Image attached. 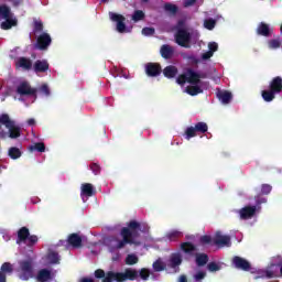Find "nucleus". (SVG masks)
<instances>
[{
  "label": "nucleus",
  "instance_id": "nucleus-24",
  "mask_svg": "<svg viewBox=\"0 0 282 282\" xmlns=\"http://www.w3.org/2000/svg\"><path fill=\"white\" fill-rule=\"evenodd\" d=\"M15 66L24 69L25 72H30V69H32V59L28 57H20L18 63H15Z\"/></svg>",
  "mask_w": 282,
  "mask_h": 282
},
{
  "label": "nucleus",
  "instance_id": "nucleus-25",
  "mask_svg": "<svg viewBox=\"0 0 282 282\" xmlns=\"http://www.w3.org/2000/svg\"><path fill=\"white\" fill-rule=\"evenodd\" d=\"M217 98L223 105H228L232 100V93L228 90H220L217 93Z\"/></svg>",
  "mask_w": 282,
  "mask_h": 282
},
{
  "label": "nucleus",
  "instance_id": "nucleus-10",
  "mask_svg": "<svg viewBox=\"0 0 282 282\" xmlns=\"http://www.w3.org/2000/svg\"><path fill=\"white\" fill-rule=\"evenodd\" d=\"M52 45V36L48 33H41L35 43L36 50H40L41 52H45V50H48Z\"/></svg>",
  "mask_w": 282,
  "mask_h": 282
},
{
  "label": "nucleus",
  "instance_id": "nucleus-1",
  "mask_svg": "<svg viewBox=\"0 0 282 282\" xmlns=\"http://www.w3.org/2000/svg\"><path fill=\"white\" fill-rule=\"evenodd\" d=\"M140 232H149V226L141 224L138 220H130L127 223V227H122L120 230L121 240L117 242V250H122L124 246H140Z\"/></svg>",
  "mask_w": 282,
  "mask_h": 282
},
{
  "label": "nucleus",
  "instance_id": "nucleus-31",
  "mask_svg": "<svg viewBox=\"0 0 282 282\" xmlns=\"http://www.w3.org/2000/svg\"><path fill=\"white\" fill-rule=\"evenodd\" d=\"M186 93L189 96H197L199 94H204V89H202V87L195 85V86H187L186 88Z\"/></svg>",
  "mask_w": 282,
  "mask_h": 282
},
{
  "label": "nucleus",
  "instance_id": "nucleus-54",
  "mask_svg": "<svg viewBox=\"0 0 282 282\" xmlns=\"http://www.w3.org/2000/svg\"><path fill=\"white\" fill-rule=\"evenodd\" d=\"M208 50H209V52L215 54V52H217V50H219V45L216 42H210L208 44Z\"/></svg>",
  "mask_w": 282,
  "mask_h": 282
},
{
  "label": "nucleus",
  "instance_id": "nucleus-6",
  "mask_svg": "<svg viewBox=\"0 0 282 282\" xmlns=\"http://www.w3.org/2000/svg\"><path fill=\"white\" fill-rule=\"evenodd\" d=\"M208 131V124L204 121L197 122L194 127H187L185 130L186 140L195 138L197 133H206Z\"/></svg>",
  "mask_w": 282,
  "mask_h": 282
},
{
  "label": "nucleus",
  "instance_id": "nucleus-16",
  "mask_svg": "<svg viewBox=\"0 0 282 282\" xmlns=\"http://www.w3.org/2000/svg\"><path fill=\"white\" fill-rule=\"evenodd\" d=\"M202 78H206V75L196 73L193 68L187 69V83L189 85H199Z\"/></svg>",
  "mask_w": 282,
  "mask_h": 282
},
{
  "label": "nucleus",
  "instance_id": "nucleus-38",
  "mask_svg": "<svg viewBox=\"0 0 282 282\" xmlns=\"http://www.w3.org/2000/svg\"><path fill=\"white\" fill-rule=\"evenodd\" d=\"M217 25V20L209 18L204 21V28L206 30H215V26Z\"/></svg>",
  "mask_w": 282,
  "mask_h": 282
},
{
  "label": "nucleus",
  "instance_id": "nucleus-60",
  "mask_svg": "<svg viewBox=\"0 0 282 282\" xmlns=\"http://www.w3.org/2000/svg\"><path fill=\"white\" fill-rule=\"evenodd\" d=\"M184 23H185L184 20H180V21L177 22V28H178V30H182Z\"/></svg>",
  "mask_w": 282,
  "mask_h": 282
},
{
  "label": "nucleus",
  "instance_id": "nucleus-47",
  "mask_svg": "<svg viewBox=\"0 0 282 282\" xmlns=\"http://www.w3.org/2000/svg\"><path fill=\"white\" fill-rule=\"evenodd\" d=\"M43 22L41 21H35L34 22V26H33V32H35V34H39L41 32H43Z\"/></svg>",
  "mask_w": 282,
  "mask_h": 282
},
{
  "label": "nucleus",
  "instance_id": "nucleus-52",
  "mask_svg": "<svg viewBox=\"0 0 282 282\" xmlns=\"http://www.w3.org/2000/svg\"><path fill=\"white\" fill-rule=\"evenodd\" d=\"M90 170L93 171L94 175H100V165L98 163H91Z\"/></svg>",
  "mask_w": 282,
  "mask_h": 282
},
{
  "label": "nucleus",
  "instance_id": "nucleus-57",
  "mask_svg": "<svg viewBox=\"0 0 282 282\" xmlns=\"http://www.w3.org/2000/svg\"><path fill=\"white\" fill-rule=\"evenodd\" d=\"M213 52L207 51L202 55L203 61H208V58H213Z\"/></svg>",
  "mask_w": 282,
  "mask_h": 282
},
{
  "label": "nucleus",
  "instance_id": "nucleus-23",
  "mask_svg": "<svg viewBox=\"0 0 282 282\" xmlns=\"http://www.w3.org/2000/svg\"><path fill=\"white\" fill-rule=\"evenodd\" d=\"M160 52H161L162 58H165V59L173 58V54H175V50L173 48V46L169 44H163L161 46Z\"/></svg>",
  "mask_w": 282,
  "mask_h": 282
},
{
  "label": "nucleus",
  "instance_id": "nucleus-34",
  "mask_svg": "<svg viewBox=\"0 0 282 282\" xmlns=\"http://www.w3.org/2000/svg\"><path fill=\"white\" fill-rule=\"evenodd\" d=\"M163 10H164L165 12H169L170 14L175 15V14H177L178 8H177L176 4L166 2V3H164V6H163Z\"/></svg>",
  "mask_w": 282,
  "mask_h": 282
},
{
  "label": "nucleus",
  "instance_id": "nucleus-41",
  "mask_svg": "<svg viewBox=\"0 0 282 282\" xmlns=\"http://www.w3.org/2000/svg\"><path fill=\"white\" fill-rule=\"evenodd\" d=\"M139 276L142 279V281H149V278L151 276V271L147 268H142L139 271Z\"/></svg>",
  "mask_w": 282,
  "mask_h": 282
},
{
  "label": "nucleus",
  "instance_id": "nucleus-7",
  "mask_svg": "<svg viewBox=\"0 0 282 282\" xmlns=\"http://www.w3.org/2000/svg\"><path fill=\"white\" fill-rule=\"evenodd\" d=\"M191 33L186 29H177L175 33V41L181 47H189Z\"/></svg>",
  "mask_w": 282,
  "mask_h": 282
},
{
  "label": "nucleus",
  "instance_id": "nucleus-19",
  "mask_svg": "<svg viewBox=\"0 0 282 282\" xmlns=\"http://www.w3.org/2000/svg\"><path fill=\"white\" fill-rule=\"evenodd\" d=\"M269 89H271L274 94H281V91H282L281 76H276L270 82Z\"/></svg>",
  "mask_w": 282,
  "mask_h": 282
},
{
  "label": "nucleus",
  "instance_id": "nucleus-64",
  "mask_svg": "<svg viewBox=\"0 0 282 282\" xmlns=\"http://www.w3.org/2000/svg\"><path fill=\"white\" fill-rule=\"evenodd\" d=\"M280 32H281V34H282V24H281V26H280Z\"/></svg>",
  "mask_w": 282,
  "mask_h": 282
},
{
  "label": "nucleus",
  "instance_id": "nucleus-39",
  "mask_svg": "<svg viewBox=\"0 0 282 282\" xmlns=\"http://www.w3.org/2000/svg\"><path fill=\"white\" fill-rule=\"evenodd\" d=\"M139 258L138 256L131 253L126 257V265H135L138 263Z\"/></svg>",
  "mask_w": 282,
  "mask_h": 282
},
{
  "label": "nucleus",
  "instance_id": "nucleus-5",
  "mask_svg": "<svg viewBox=\"0 0 282 282\" xmlns=\"http://www.w3.org/2000/svg\"><path fill=\"white\" fill-rule=\"evenodd\" d=\"M32 247L39 243V236L30 235V229L28 227H22L18 230L17 243H25Z\"/></svg>",
  "mask_w": 282,
  "mask_h": 282
},
{
  "label": "nucleus",
  "instance_id": "nucleus-43",
  "mask_svg": "<svg viewBox=\"0 0 282 282\" xmlns=\"http://www.w3.org/2000/svg\"><path fill=\"white\" fill-rule=\"evenodd\" d=\"M256 205H253V207H257V210H261V204H265L268 202V198L263 197V196H256Z\"/></svg>",
  "mask_w": 282,
  "mask_h": 282
},
{
  "label": "nucleus",
  "instance_id": "nucleus-55",
  "mask_svg": "<svg viewBox=\"0 0 282 282\" xmlns=\"http://www.w3.org/2000/svg\"><path fill=\"white\" fill-rule=\"evenodd\" d=\"M40 91L42 94H45L46 96H50V87L47 86V84H43L41 87H40Z\"/></svg>",
  "mask_w": 282,
  "mask_h": 282
},
{
  "label": "nucleus",
  "instance_id": "nucleus-12",
  "mask_svg": "<svg viewBox=\"0 0 282 282\" xmlns=\"http://www.w3.org/2000/svg\"><path fill=\"white\" fill-rule=\"evenodd\" d=\"M14 273V264L4 262L0 267V282H8V276Z\"/></svg>",
  "mask_w": 282,
  "mask_h": 282
},
{
  "label": "nucleus",
  "instance_id": "nucleus-2",
  "mask_svg": "<svg viewBox=\"0 0 282 282\" xmlns=\"http://www.w3.org/2000/svg\"><path fill=\"white\" fill-rule=\"evenodd\" d=\"M139 272L135 269L128 268L124 272L108 271L104 282H124V281H138Z\"/></svg>",
  "mask_w": 282,
  "mask_h": 282
},
{
  "label": "nucleus",
  "instance_id": "nucleus-30",
  "mask_svg": "<svg viewBox=\"0 0 282 282\" xmlns=\"http://www.w3.org/2000/svg\"><path fill=\"white\" fill-rule=\"evenodd\" d=\"M8 155H9V158H11V160H19V158H21V155H23V153L21 152V150L19 148L12 147L9 149Z\"/></svg>",
  "mask_w": 282,
  "mask_h": 282
},
{
  "label": "nucleus",
  "instance_id": "nucleus-3",
  "mask_svg": "<svg viewBox=\"0 0 282 282\" xmlns=\"http://www.w3.org/2000/svg\"><path fill=\"white\" fill-rule=\"evenodd\" d=\"M18 276L21 281H30L34 279V260L29 258L19 261Z\"/></svg>",
  "mask_w": 282,
  "mask_h": 282
},
{
  "label": "nucleus",
  "instance_id": "nucleus-63",
  "mask_svg": "<svg viewBox=\"0 0 282 282\" xmlns=\"http://www.w3.org/2000/svg\"><path fill=\"white\" fill-rule=\"evenodd\" d=\"M0 138H2V140H6V138H8V133L1 131L0 132Z\"/></svg>",
  "mask_w": 282,
  "mask_h": 282
},
{
  "label": "nucleus",
  "instance_id": "nucleus-62",
  "mask_svg": "<svg viewBox=\"0 0 282 282\" xmlns=\"http://www.w3.org/2000/svg\"><path fill=\"white\" fill-rule=\"evenodd\" d=\"M80 282H95L91 278H83Z\"/></svg>",
  "mask_w": 282,
  "mask_h": 282
},
{
  "label": "nucleus",
  "instance_id": "nucleus-17",
  "mask_svg": "<svg viewBox=\"0 0 282 282\" xmlns=\"http://www.w3.org/2000/svg\"><path fill=\"white\" fill-rule=\"evenodd\" d=\"M33 69L35 74H45L50 69V63L47 59H37L33 64Z\"/></svg>",
  "mask_w": 282,
  "mask_h": 282
},
{
  "label": "nucleus",
  "instance_id": "nucleus-40",
  "mask_svg": "<svg viewBox=\"0 0 282 282\" xmlns=\"http://www.w3.org/2000/svg\"><path fill=\"white\" fill-rule=\"evenodd\" d=\"M166 237L170 241H177V239H180V237H182V231L173 230V231L169 232L166 235Z\"/></svg>",
  "mask_w": 282,
  "mask_h": 282
},
{
  "label": "nucleus",
  "instance_id": "nucleus-29",
  "mask_svg": "<svg viewBox=\"0 0 282 282\" xmlns=\"http://www.w3.org/2000/svg\"><path fill=\"white\" fill-rule=\"evenodd\" d=\"M195 257H196V265H198V268H204V265L208 263V254L196 253Z\"/></svg>",
  "mask_w": 282,
  "mask_h": 282
},
{
  "label": "nucleus",
  "instance_id": "nucleus-13",
  "mask_svg": "<svg viewBox=\"0 0 282 282\" xmlns=\"http://www.w3.org/2000/svg\"><path fill=\"white\" fill-rule=\"evenodd\" d=\"M145 74L151 78H155L162 74V66L159 63H148L145 65Z\"/></svg>",
  "mask_w": 282,
  "mask_h": 282
},
{
  "label": "nucleus",
  "instance_id": "nucleus-46",
  "mask_svg": "<svg viewBox=\"0 0 282 282\" xmlns=\"http://www.w3.org/2000/svg\"><path fill=\"white\" fill-rule=\"evenodd\" d=\"M176 83L177 85H186L188 83V73L178 75Z\"/></svg>",
  "mask_w": 282,
  "mask_h": 282
},
{
  "label": "nucleus",
  "instance_id": "nucleus-32",
  "mask_svg": "<svg viewBox=\"0 0 282 282\" xmlns=\"http://www.w3.org/2000/svg\"><path fill=\"white\" fill-rule=\"evenodd\" d=\"M6 21L1 23V29L2 30H11L17 25V20L11 19L10 15L8 18H4Z\"/></svg>",
  "mask_w": 282,
  "mask_h": 282
},
{
  "label": "nucleus",
  "instance_id": "nucleus-48",
  "mask_svg": "<svg viewBox=\"0 0 282 282\" xmlns=\"http://www.w3.org/2000/svg\"><path fill=\"white\" fill-rule=\"evenodd\" d=\"M95 276L96 279H102V282H105V279H107V273H105V270L102 269H97L95 271Z\"/></svg>",
  "mask_w": 282,
  "mask_h": 282
},
{
  "label": "nucleus",
  "instance_id": "nucleus-21",
  "mask_svg": "<svg viewBox=\"0 0 282 282\" xmlns=\"http://www.w3.org/2000/svg\"><path fill=\"white\" fill-rule=\"evenodd\" d=\"M181 250H183V252L185 254H188L189 257H195V252H197V247L193 245V242H182Z\"/></svg>",
  "mask_w": 282,
  "mask_h": 282
},
{
  "label": "nucleus",
  "instance_id": "nucleus-35",
  "mask_svg": "<svg viewBox=\"0 0 282 282\" xmlns=\"http://www.w3.org/2000/svg\"><path fill=\"white\" fill-rule=\"evenodd\" d=\"M29 151H31V153L34 152V151H37V153H45V143L37 142L33 145H30Z\"/></svg>",
  "mask_w": 282,
  "mask_h": 282
},
{
  "label": "nucleus",
  "instance_id": "nucleus-28",
  "mask_svg": "<svg viewBox=\"0 0 282 282\" xmlns=\"http://www.w3.org/2000/svg\"><path fill=\"white\" fill-rule=\"evenodd\" d=\"M261 96L264 102H272V100L276 98V93H274V90L269 88L268 90H262Z\"/></svg>",
  "mask_w": 282,
  "mask_h": 282
},
{
  "label": "nucleus",
  "instance_id": "nucleus-8",
  "mask_svg": "<svg viewBox=\"0 0 282 282\" xmlns=\"http://www.w3.org/2000/svg\"><path fill=\"white\" fill-rule=\"evenodd\" d=\"M109 19L113 23H117V32L119 34H124L127 32V24L124 23L127 21V18L120 13L109 12Z\"/></svg>",
  "mask_w": 282,
  "mask_h": 282
},
{
  "label": "nucleus",
  "instance_id": "nucleus-56",
  "mask_svg": "<svg viewBox=\"0 0 282 282\" xmlns=\"http://www.w3.org/2000/svg\"><path fill=\"white\" fill-rule=\"evenodd\" d=\"M12 3L13 8H19V6H23V0H9Z\"/></svg>",
  "mask_w": 282,
  "mask_h": 282
},
{
  "label": "nucleus",
  "instance_id": "nucleus-37",
  "mask_svg": "<svg viewBox=\"0 0 282 282\" xmlns=\"http://www.w3.org/2000/svg\"><path fill=\"white\" fill-rule=\"evenodd\" d=\"M152 268L154 272H164L166 270V264L161 259L153 262Z\"/></svg>",
  "mask_w": 282,
  "mask_h": 282
},
{
  "label": "nucleus",
  "instance_id": "nucleus-18",
  "mask_svg": "<svg viewBox=\"0 0 282 282\" xmlns=\"http://www.w3.org/2000/svg\"><path fill=\"white\" fill-rule=\"evenodd\" d=\"M67 243L72 246V248H82L83 238L78 234H70L67 238Z\"/></svg>",
  "mask_w": 282,
  "mask_h": 282
},
{
  "label": "nucleus",
  "instance_id": "nucleus-15",
  "mask_svg": "<svg viewBox=\"0 0 282 282\" xmlns=\"http://www.w3.org/2000/svg\"><path fill=\"white\" fill-rule=\"evenodd\" d=\"M214 245L218 246L219 248H224L225 246L227 248H230L231 242H230V236H224L221 232H216L215 238H214Z\"/></svg>",
  "mask_w": 282,
  "mask_h": 282
},
{
  "label": "nucleus",
  "instance_id": "nucleus-58",
  "mask_svg": "<svg viewBox=\"0 0 282 282\" xmlns=\"http://www.w3.org/2000/svg\"><path fill=\"white\" fill-rule=\"evenodd\" d=\"M197 3V0H185L184 6L185 8H191V6H195Z\"/></svg>",
  "mask_w": 282,
  "mask_h": 282
},
{
  "label": "nucleus",
  "instance_id": "nucleus-45",
  "mask_svg": "<svg viewBox=\"0 0 282 282\" xmlns=\"http://www.w3.org/2000/svg\"><path fill=\"white\" fill-rule=\"evenodd\" d=\"M207 270L209 272H219V270H221V265H219L217 262H209L207 264Z\"/></svg>",
  "mask_w": 282,
  "mask_h": 282
},
{
  "label": "nucleus",
  "instance_id": "nucleus-9",
  "mask_svg": "<svg viewBox=\"0 0 282 282\" xmlns=\"http://www.w3.org/2000/svg\"><path fill=\"white\" fill-rule=\"evenodd\" d=\"M19 96H34L36 98V88H32L30 82H21L15 89Z\"/></svg>",
  "mask_w": 282,
  "mask_h": 282
},
{
  "label": "nucleus",
  "instance_id": "nucleus-53",
  "mask_svg": "<svg viewBox=\"0 0 282 282\" xmlns=\"http://www.w3.org/2000/svg\"><path fill=\"white\" fill-rule=\"evenodd\" d=\"M269 47H271V50H276L281 47V42L279 40H271L269 42Z\"/></svg>",
  "mask_w": 282,
  "mask_h": 282
},
{
  "label": "nucleus",
  "instance_id": "nucleus-42",
  "mask_svg": "<svg viewBox=\"0 0 282 282\" xmlns=\"http://www.w3.org/2000/svg\"><path fill=\"white\" fill-rule=\"evenodd\" d=\"M144 19V11L142 10H135L134 13L132 14V21L134 23H138V21H142Z\"/></svg>",
  "mask_w": 282,
  "mask_h": 282
},
{
  "label": "nucleus",
  "instance_id": "nucleus-51",
  "mask_svg": "<svg viewBox=\"0 0 282 282\" xmlns=\"http://www.w3.org/2000/svg\"><path fill=\"white\" fill-rule=\"evenodd\" d=\"M200 243H203V246L213 243V238L208 235L202 236L199 239Z\"/></svg>",
  "mask_w": 282,
  "mask_h": 282
},
{
  "label": "nucleus",
  "instance_id": "nucleus-33",
  "mask_svg": "<svg viewBox=\"0 0 282 282\" xmlns=\"http://www.w3.org/2000/svg\"><path fill=\"white\" fill-rule=\"evenodd\" d=\"M171 268H177L182 265V256L180 253H173L170 259Z\"/></svg>",
  "mask_w": 282,
  "mask_h": 282
},
{
  "label": "nucleus",
  "instance_id": "nucleus-14",
  "mask_svg": "<svg viewBox=\"0 0 282 282\" xmlns=\"http://www.w3.org/2000/svg\"><path fill=\"white\" fill-rule=\"evenodd\" d=\"M232 264L237 270H243V272L250 271L251 268L250 262L239 256L232 258Z\"/></svg>",
  "mask_w": 282,
  "mask_h": 282
},
{
  "label": "nucleus",
  "instance_id": "nucleus-4",
  "mask_svg": "<svg viewBox=\"0 0 282 282\" xmlns=\"http://www.w3.org/2000/svg\"><path fill=\"white\" fill-rule=\"evenodd\" d=\"M0 124H4V127L9 130L8 137L11 140H17V138H21V128L14 123L13 120L10 119L8 113H2L0 116Z\"/></svg>",
  "mask_w": 282,
  "mask_h": 282
},
{
  "label": "nucleus",
  "instance_id": "nucleus-20",
  "mask_svg": "<svg viewBox=\"0 0 282 282\" xmlns=\"http://www.w3.org/2000/svg\"><path fill=\"white\" fill-rule=\"evenodd\" d=\"M271 34H272V30L270 29V25L265 22H260L257 28V35L268 37Z\"/></svg>",
  "mask_w": 282,
  "mask_h": 282
},
{
  "label": "nucleus",
  "instance_id": "nucleus-50",
  "mask_svg": "<svg viewBox=\"0 0 282 282\" xmlns=\"http://www.w3.org/2000/svg\"><path fill=\"white\" fill-rule=\"evenodd\" d=\"M261 193H262V195H270V193H272L271 185L270 184H262Z\"/></svg>",
  "mask_w": 282,
  "mask_h": 282
},
{
  "label": "nucleus",
  "instance_id": "nucleus-61",
  "mask_svg": "<svg viewBox=\"0 0 282 282\" xmlns=\"http://www.w3.org/2000/svg\"><path fill=\"white\" fill-rule=\"evenodd\" d=\"M28 124H29L30 127H33V124H36V120H34V119H29V120H28Z\"/></svg>",
  "mask_w": 282,
  "mask_h": 282
},
{
  "label": "nucleus",
  "instance_id": "nucleus-44",
  "mask_svg": "<svg viewBox=\"0 0 282 282\" xmlns=\"http://www.w3.org/2000/svg\"><path fill=\"white\" fill-rule=\"evenodd\" d=\"M0 17H3V19H8L10 17V7L6 4H0Z\"/></svg>",
  "mask_w": 282,
  "mask_h": 282
},
{
  "label": "nucleus",
  "instance_id": "nucleus-49",
  "mask_svg": "<svg viewBox=\"0 0 282 282\" xmlns=\"http://www.w3.org/2000/svg\"><path fill=\"white\" fill-rule=\"evenodd\" d=\"M143 36H153L155 34V29L145 26L142 29Z\"/></svg>",
  "mask_w": 282,
  "mask_h": 282
},
{
  "label": "nucleus",
  "instance_id": "nucleus-11",
  "mask_svg": "<svg viewBox=\"0 0 282 282\" xmlns=\"http://www.w3.org/2000/svg\"><path fill=\"white\" fill-rule=\"evenodd\" d=\"M257 213L259 212L257 210V207H254V205H247L238 210L239 217L243 221H247L248 219H252V217H254Z\"/></svg>",
  "mask_w": 282,
  "mask_h": 282
},
{
  "label": "nucleus",
  "instance_id": "nucleus-26",
  "mask_svg": "<svg viewBox=\"0 0 282 282\" xmlns=\"http://www.w3.org/2000/svg\"><path fill=\"white\" fill-rule=\"evenodd\" d=\"M95 191H94V185L90 183H84L82 184V197H94Z\"/></svg>",
  "mask_w": 282,
  "mask_h": 282
},
{
  "label": "nucleus",
  "instance_id": "nucleus-36",
  "mask_svg": "<svg viewBox=\"0 0 282 282\" xmlns=\"http://www.w3.org/2000/svg\"><path fill=\"white\" fill-rule=\"evenodd\" d=\"M47 260L50 261V263L58 264L61 263V256L56 251H51L47 254Z\"/></svg>",
  "mask_w": 282,
  "mask_h": 282
},
{
  "label": "nucleus",
  "instance_id": "nucleus-59",
  "mask_svg": "<svg viewBox=\"0 0 282 282\" xmlns=\"http://www.w3.org/2000/svg\"><path fill=\"white\" fill-rule=\"evenodd\" d=\"M178 282H188V279L186 278V275H181Z\"/></svg>",
  "mask_w": 282,
  "mask_h": 282
},
{
  "label": "nucleus",
  "instance_id": "nucleus-22",
  "mask_svg": "<svg viewBox=\"0 0 282 282\" xmlns=\"http://www.w3.org/2000/svg\"><path fill=\"white\" fill-rule=\"evenodd\" d=\"M52 271H50L48 269H41L36 274V281L39 282H47L52 281Z\"/></svg>",
  "mask_w": 282,
  "mask_h": 282
},
{
  "label": "nucleus",
  "instance_id": "nucleus-27",
  "mask_svg": "<svg viewBox=\"0 0 282 282\" xmlns=\"http://www.w3.org/2000/svg\"><path fill=\"white\" fill-rule=\"evenodd\" d=\"M177 67H175L174 65H170V66H166L164 69H163V75L165 76V78H175V76H177Z\"/></svg>",
  "mask_w": 282,
  "mask_h": 282
}]
</instances>
